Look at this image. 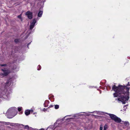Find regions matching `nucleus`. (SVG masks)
I'll return each mask as SVG.
<instances>
[{
	"instance_id": "nucleus-1",
	"label": "nucleus",
	"mask_w": 130,
	"mask_h": 130,
	"mask_svg": "<svg viewBox=\"0 0 130 130\" xmlns=\"http://www.w3.org/2000/svg\"><path fill=\"white\" fill-rule=\"evenodd\" d=\"M129 88L127 86L123 87L120 85H119L118 87L114 85L112 87V90L115 91V93L113 94L114 97L118 96L119 98L118 99V100L121 101L124 104L129 99Z\"/></svg>"
},
{
	"instance_id": "nucleus-2",
	"label": "nucleus",
	"mask_w": 130,
	"mask_h": 130,
	"mask_svg": "<svg viewBox=\"0 0 130 130\" xmlns=\"http://www.w3.org/2000/svg\"><path fill=\"white\" fill-rule=\"evenodd\" d=\"M17 108L15 107H11L9 108L6 112L7 115H11L12 117H8L9 118H12L15 116L17 113Z\"/></svg>"
},
{
	"instance_id": "nucleus-3",
	"label": "nucleus",
	"mask_w": 130,
	"mask_h": 130,
	"mask_svg": "<svg viewBox=\"0 0 130 130\" xmlns=\"http://www.w3.org/2000/svg\"><path fill=\"white\" fill-rule=\"evenodd\" d=\"M9 82L10 81L9 80L7 81L6 83H5V86L4 88V90L3 89H1V94L2 96H4L5 97L6 95H5V94L7 96L8 94H9V92H8L7 89H5V88H6L7 86L10 85V83H9Z\"/></svg>"
},
{
	"instance_id": "nucleus-4",
	"label": "nucleus",
	"mask_w": 130,
	"mask_h": 130,
	"mask_svg": "<svg viewBox=\"0 0 130 130\" xmlns=\"http://www.w3.org/2000/svg\"><path fill=\"white\" fill-rule=\"evenodd\" d=\"M39 20V19L37 17L36 19H34L32 21L30 22V30H32L36 22V21Z\"/></svg>"
},
{
	"instance_id": "nucleus-5",
	"label": "nucleus",
	"mask_w": 130,
	"mask_h": 130,
	"mask_svg": "<svg viewBox=\"0 0 130 130\" xmlns=\"http://www.w3.org/2000/svg\"><path fill=\"white\" fill-rule=\"evenodd\" d=\"M2 70L3 71V73H1V75H2L3 76H6L10 73L9 71L7 69H2Z\"/></svg>"
},
{
	"instance_id": "nucleus-6",
	"label": "nucleus",
	"mask_w": 130,
	"mask_h": 130,
	"mask_svg": "<svg viewBox=\"0 0 130 130\" xmlns=\"http://www.w3.org/2000/svg\"><path fill=\"white\" fill-rule=\"evenodd\" d=\"M26 15L29 19H31L32 17V13L29 11H28L26 13Z\"/></svg>"
},
{
	"instance_id": "nucleus-7",
	"label": "nucleus",
	"mask_w": 130,
	"mask_h": 130,
	"mask_svg": "<svg viewBox=\"0 0 130 130\" xmlns=\"http://www.w3.org/2000/svg\"><path fill=\"white\" fill-rule=\"evenodd\" d=\"M121 124H124V126H123V128H124L125 127H127L129 125V123L127 121H122L121 122Z\"/></svg>"
},
{
	"instance_id": "nucleus-8",
	"label": "nucleus",
	"mask_w": 130,
	"mask_h": 130,
	"mask_svg": "<svg viewBox=\"0 0 130 130\" xmlns=\"http://www.w3.org/2000/svg\"><path fill=\"white\" fill-rule=\"evenodd\" d=\"M107 114L108 115L110 116L111 118L114 120H115L116 117H117L116 116L113 114H108L107 113Z\"/></svg>"
},
{
	"instance_id": "nucleus-9",
	"label": "nucleus",
	"mask_w": 130,
	"mask_h": 130,
	"mask_svg": "<svg viewBox=\"0 0 130 130\" xmlns=\"http://www.w3.org/2000/svg\"><path fill=\"white\" fill-rule=\"evenodd\" d=\"M114 120L117 123H120L121 122V120L117 116Z\"/></svg>"
},
{
	"instance_id": "nucleus-10",
	"label": "nucleus",
	"mask_w": 130,
	"mask_h": 130,
	"mask_svg": "<svg viewBox=\"0 0 130 130\" xmlns=\"http://www.w3.org/2000/svg\"><path fill=\"white\" fill-rule=\"evenodd\" d=\"M43 14V11L41 10H40L38 13V16L39 17H42Z\"/></svg>"
},
{
	"instance_id": "nucleus-11",
	"label": "nucleus",
	"mask_w": 130,
	"mask_h": 130,
	"mask_svg": "<svg viewBox=\"0 0 130 130\" xmlns=\"http://www.w3.org/2000/svg\"><path fill=\"white\" fill-rule=\"evenodd\" d=\"M49 103V102L47 100H46L44 104V105L45 107H46L48 106V104Z\"/></svg>"
},
{
	"instance_id": "nucleus-12",
	"label": "nucleus",
	"mask_w": 130,
	"mask_h": 130,
	"mask_svg": "<svg viewBox=\"0 0 130 130\" xmlns=\"http://www.w3.org/2000/svg\"><path fill=\"white\" fill-rule=\"evenodd\" d=\"M7 124H9V123H10L9 122H7ZM15 125H17L16 126H19L20 125V124H16L14 123H10V125L11 126H15Z\"/></svg>"
},
{
	"instance_id": "nucleus-13",
	"label": "nucleus",
	"mask_w": 130,
	"mask_h": 130,
	"mask_svg": "<svg viewBox=\"0 0 130 130\" xmlns=\"http://www.w3.org/2000/svg\"><path fill=\"white\" fill-rule=\"evenodd\" d=\"M25 113L26 115L27 116L30 114V111L29 110H27L25 111Z\"/></svg>"
},
{
	"instance_id": "nucleus-14",
	"label": "nucleus",
	"mask_w": 130,
	"mask_h": 130,
	"mask_svg": "<svg viewBox=\"0 0 130 130\" xmlns=\"http://www.w3.org/2000/svg\"><path fill=\"white\" fill-rule=\"evenodd\" d=\"M59 121L58 120H57L56 121V122L54 124V127L55 126V125H56V126H58L57 125H56V124L57 123H58V124L59 123H60L59 122Z\"/></svg>"
},
{
	"instance_id": "nucleus-15",
	"label": "nucleus",
	"mask_w": 130,
	"mask_h": 130,
	"mask_svg": "<svg viewBox=\"0 0 130 130\" xmlns=\"http://www.w3.org/2000/svg\"><path fill=\"white\" fill-rule=\"evenodd\" d=\"M107 127H108L107 125L106 124H105L104 126L103 130H106V129L107 128Z\"/></svg>"
},
{
	"instance_id": "nucleus-16",
	"label": "nucleus",
	"mask_w": 130,
	"mask_h": 130,
	"mask_svg": "<svg viewBox=\"0 0 130 130\" xmlns=\"http://www.w3.org/2000/svg\"><path fill=\"white\" fill-rule=\"evenodd\" d=\"M55 108L56 109H58L59 108V106L58 105H55Z\"/></svg>"
},
{
	"instance_id": "nucleus-17",
	"label": "nucleus",
	"mask_w": 130,
	"mask_h": 130,
	"mask_svg": "<svg viewBox=\"0 0 130 130\" xmlns=\"http://www.w3.org/2000/svg\"><path fill=\"white\" fill-rule=\"evenodd\" d=\"M41 68V66L40 65H39L37 67L38 70H40Z\"/></svg>"
},
{
	"instance_id": "nucleus-18",
	"label": "nucleus",
	"mask_w": 130,
	"mask_h": 130,
	"mask_svg": "<svg viewBox=\"0 0 130 130\" xmlns=\"http://www.w3.org/2000/svg\"><path fill=\"white\" fill-rule=\"evenodd\" d=\"M18 110L19 111H21L22 110V107H19L18 108Z\"/></svg>"
},
{
	"instance_id": "nucleus-19",
	"label": "nucleus",
	"mask_w": 130,
	"mask_h": 130,
	"mask_svg": "<svg viewBox=\"0 0 130 130\" xmlns=\"http://www.w3.org/2000/svg\"><path fill=\"white\" fill-rule=\"evenodd\" d=\"M103 127L102 125H101L100 126V130H103Z\"/></svg>"
},
{
	"instance_id": "nucleus-20",
	"label": "nucleus",
	"mask_w": 130,
	"mask_h": 130,
	"mask_svg": "<svg viewBox=\"0 0 130 130\" xmlns=\"http://www.w3.org/2000/svg\"><path fill=\"white\" fill-rule=\"evenodd\" d=\"M14 42L16 43H18L19 42V40L18 39H15L14 40Z\"/></svg>"
},
{
	"instance_id": "nucleus-21",
	"label": "nucleus",
	"mask_w": 130,
	"mask_h": 130,
	"mask_svg": "<svg viewBox=\"0 0 130 130\" xmlns=\"http://www.w3.org/2000/svg\"><path fill=\"white\" fill-rule=\"evenodd\" d=\"M25 129L29 128V126L28 125H26L25 126Z\"/></svg>"
},
{
	"instance_id": "nucleus-22",
	"label": "nucleus",
	"mask_w": 130,
	"mask_h": 130,
	"mask_svg": "<svg viewBox=\"0 0 130 130\" xmlns=\"http://www.w3.org/2000/svg\"><path fill=\"white\" fill-rule=\"evenodd\" d=\"M71 116V115H68L67 116H66L65 117H64L63 119H62V120H63V119H64L68 117V116Z\"/></svg>"
},
{
	"instance_id": "nucleus-23",
	"label": "nucleus",
	"mask_w": 130,
	"mask_h": 130,
	"mask_svg": "<svg viewBox=\"0 0 130 130\" xmlns=\"http://www.w3.org/2000/svg\"><path fill=\"white\" fill-rule=\"evenodd\" d=\"M21 14L20 15H18V18H19L20 19H21Z\"/></svg>"
},
{
	"instance_id": "nucleus-24",
	"label": "nucleus",
	"mask_w": 130,
	"mask_h": 130,
	"mask_svg": "<svg viewBox=\"0 0 130 130\" xmlns=\"http://www.w3.org/2000/svg\"><path fill=\"white\" fill-rule=\"evenodd\" d=\"M1 66H6V64H1Z\"/></svg>"
},
{
	"instance_id": "nucleus-25",
	"label": "nucleus",
	"mask_w": 130,
	"mask_h": 130,
	"mask_svg": "<svg viewBox=\"0 0 130 130\" xmlns=\"http://www.w3.org/2000/svg\"><path fill=\"white\" fill-rule=\"evenodd\" d=\"M72 118H66V119L67 120H69L72 119Z\"/></svg>"
},
{
	"instance_id": "nucleus-26",
	"label": "nucleus",
	"mask_w": 130,
	"mask_h": 130,
	"mask_svg": "<svg viewBox=\"0 0 130 130\" xmlns=\"http://www.w3.org/2000/svg\"><path fill=\"white\" fill-rule=\"evenodd\" d=\"M29 111H30V112H33V110H29Z\"/></svg>"
},
{
	"instance_id": "nucleus-27",
	"label": "nucleus",
	"mask_w": 130,
	"mask_h": 130,
	"mask_svg": "<svg viewBox=\"0 0 130 130\" xmlns=\"http://www.w3.org/2000/svg\"><path fill=\"white\" fill-rule=\"evenodd\" d=\"M53 105H51L49 107V108H50V107H53Z\"/></svg>"
},
{
	"instance_id": "nucleus-28",
	"label": "nucleus",
	"mask_w": 130,
	"mask_h": 130,
	"mask_svg": "<svg viewBox=\"0 0 130 130\" xmlns=\"http://www.w3.org/2000/svg\"><path fill=\"white\" fill-rule=\"evenodd\" d=\"M53 127V126H50L49 127H48V128H52Z\"/></svg>"
},
{
	"instance_id": "nucleus-29",
	"label": "nucleus",
	"mask_w": 130,
	"mask_h": 130,
	"mask_svg": "<svg viewBox=\"0 0 130 130\" xmlns=\"http://www.w3.org/2000/svg\"><path fill=\"white\" fill-rule=\"evenodd\" d=\"M30 43H29L28 44V45H27V47H28V45L30 44Z\"/></svg>"
},
{
	"instance_id": "nucleus-30",
	"label": "nucleus",
	"mask_w": 130,
	"mask_h": 130,
	"mask_svg": "<svg viewBox=\"0 0 130 130\" xmlns=\"http://www.w3.org/2000/svg\"><path fill=\"white\" fill-rule=\"evenodd\" d=\"M39 130H44L42 128L40 129Z\"/></svg>"
},
{
	"instance_id": "nucleus-31",
	"label": "nucleus",
	"mask_w": 130,
	"mask_h": 130,
	"mask_svg": "<svg viewBox=\"0 0 130 130\" xmlns=\"http://www.w3.org/2000/svg\"><path fill=\"white\" fill-rule=\"evenodd\" d=\"M127 105H125V106H124V107H126V106H127Z\"/></svg>"
},
{
	"instance_id": "nucleus-32",
	"label": "nucleus",
	"mask_w": 130,
	"mask_h": 130,
	"mask_svg": "<svg viewBox=\"0 0 130 130\" xmlns=\"http://www.w3.org/2000/svg\"><path fill=\"white\" fill-rule=\"evenodd\" d=\"M74 117H75L76 116H75V115H74L73 116Z\"/></svg>"
},
{
	"instance_id": "nucleus-33",
	"label": "nucleus",
	"mask_w": 130,
	"mask_h": 130,
	"mask_svg": "<svg viewBox=\"0 0 130 130\" xmlns=\"http://www.w3.org/2000/svg\"><path fill=\"white\" fill-rule=\"evenodd\" d=\"M45 108H44V109H43V110L44 111H45Z\"/></svg>"
},
{
	"instance_id": "nucleus-34",
	"label": "nucleus",
	"mask_w": 130,
	"mask_h": 130,
	"mask_svg": "<svg viewBox=\"0 0 130 130\" xmlns=\"http://www.w3.org/2000/svg\"><path fill=\"white\" fill-rule=\"evenodd\" d=\"M129 82H128V84H127V85H127V86H129Z\"/></svg>"
},
{
	"instance_id": "nucleus-35",
	"label": "nucleus",
	"mask_w": 130,
	"mask_h": 130,
	"mask_svg": "<svg viewBox=\"0 0 130 130\" xmlns=\"http://www.w3.org/2000/svg\"><path fill=\"white\" fill-rule=\"evenodd\" d=\"M21 19V20L22 21V18H21V19Z\"/></svg>"
},
{
	"instance_id": "nucleus-36",
	"label": "nucleus",
	"mask_w": 130,
	"mask_h": 130,
	"mask_svg": "<svg viewBox=\"0 0 130 130\" xmlns=\"http://www.w3.org/2000/svg\"><path fill=\"white\" fill-rule=\"evenodd\" d=\"M91 87H91V86H89V88H91Z\"/></svg>"
},
{
	"instance_id": "nucleus-37",
	"label": "nucleus",
	"mask_w": 130,
	"mask_h": 130,
	"mask_svg": "<svg viewBox=\"0 0 130 130\" xmlns=\"http://www.w3.org/2000/svg\"><path fill=\"white\" fill-rule=\"evenodd\" d=\"M94 112H94H90V113H93V112Z\"/></svg>"
},
{
	"instance_id": "nucleus-38",
	"label": "nucleus",
	"mask_w": 130,
	"mask_h": 130,
	"mask_svg": "<svg viewBox=\"0 0 130 130\" xmlns=\"http://www.w3.org/2000/svg\"><path fill=\"white\" fill-rule=\"evenodd\" d=\"M2 96H0V98H2Z\"/></svg>"
},
{
	"instance_id": "nucleus-39",
	"label": "nucleus",
	"mask_w": 130,
	"mask_h": 130,
	"mask_svg": "<svg viewBox=\"0 0 130 130\" xmlns=\"http://www.w3.org/2000/svg\"><path fill=\"white\" fill-rule=\"evenodd\" d=\"M16 50H15V52H16Z\"/></svg>"
},
{
	"instance_id": "nucleus-40",
	"label": "nucleus",
	"mask_w": 130,
	"mask_h": 130,
	"mask_svg": "<svg viewBox=\"0 0 130 130\" xmlns=\"http://www.w3.org/2000/svg\"><path fill=\"white\" fill-rule=\"evenodd\" d=\"M21 125H22V126H23V125L22 124H21Z\"/></svg>"
}]
</instances>
